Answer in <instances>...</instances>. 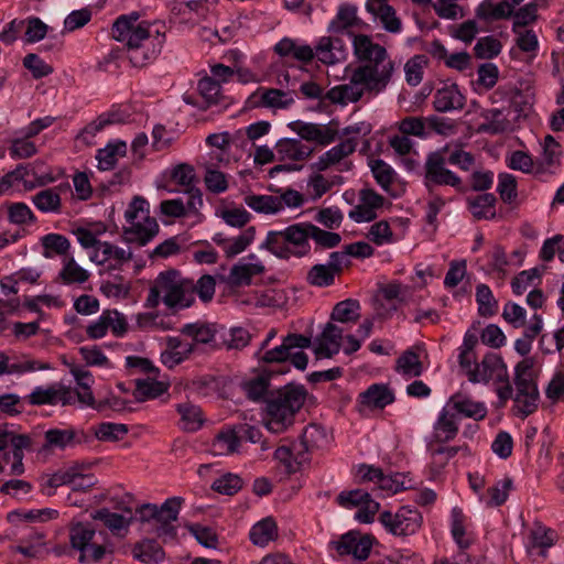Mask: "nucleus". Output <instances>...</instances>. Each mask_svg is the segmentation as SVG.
<instances>
[{"mask_svg":"<svg viewBox=\"0 0 564 564\" xmlns=\"http://www.w3.org/2000/svg\"><path fill=\"white\" fill-rule=\"evenodd\" d=\"M307 390L302 384L289 383L267 393L263 408L264 425L273 433H281L293 425L303 408Z\"/></svg>","mask_w":564,"mask_h":564,"instance_id":"f257e3e1","label":"nucleus"},{"mask_svg":"<svg viewBox=\"0 0 564 564\" xmlns=\"http://www.w3.org/2000/svg\"><path fill=\"white\" fill-rule=\"evenodd\" d=\"M195 301V285L184 279L177 270L161 272L149 290L145 306L155 308L162 302L169 310L177 312L189 307Z\"/></svg>","mask_w":564,"mask_h":564,"instance_id":"f03ea898","label":"nucleus"},{"mask_svg":"<svg viewBox=\"0 0 564 564\" xmlns=\"http://www.w3.org/2000/svg\"><path fill=\"white\" fill-rule=\"evenodd\" d=\"M308 223L290 225L283 230H271L267 234L260 249L268 250L282 260L301 259L311 253Z\"/></svg>","mask_w":564,"mask_h":564,"instance_id":"7ed1b4c3","label":"nucleus"},{"mask_svg":"<svg viewBox=\"0 0 564 564\" xmlns=\"http://www.w3.org/2000/svg\"><path fill=\"white\" fill-rule=\"evenodd\" d=\"M72 547L79 553L78 560L85 564L100 562L111 546L102 531L97 532L93 523L76 521L69 529Z\"/></svg>","mask_w":564,"mask_h":564,"instance_id":"20e7f679","label":"nucleus"},{"mask_svg":"<svg viewBox=\"0 0 564 564\" xmlns=\"http://www.w3.org/2000/svg\"><path fill=\"white\" fill-rule=\"evenodd\" d=\"M128 226L123 227V238L128 243L145 246L160 231L155 218L150 216L149 203L135 196L124 212Z\"/></svg>","mask_w":564,"mask_h":564,"instance_id":"39448f33","label":"nucleus"},{"mask_svg":"<svg viewBox=\"0 0 564 564\" xmlns=\"http://www.w3.org/2000/svg\"><path fill=\"white\" fill-rule=\"evenodd\" d=\"M139 18V13L132 12L129 15L119 17L112 25V37L126 43L129 50V59L135 67L142 66L148 58L147 55L139 53V48L142 42L152 34V25L148 22L138 23Z\"/></svg>","mask_w":564,"mask_h":564,"instance_id":"423d86ee","label":"nucleus"},{"mask_svg":"<svg viewBox=\"0 0 564 564\" xmlns=\"http://www.w3.org/2000/svg\"><path fill=\"white\" fill-rule=\"evenodd\" d=\"M394 70V62L389 55H386L375 62L366 63L355 68L351 73L352 83L362 89V95L368 93L377 96L387 88Z\"/></svg>","mask_w":564,"mask_h":564,"instance_id":"0eeeda50","label":"nucleus"},{"mask_svg":"<svg viewBox=\"0 0 564 564\" xmlns=\"http://www.w3.org/2000/svg\"><path fill=\"white\" fill-rule=\"evenodd\" d=\"M534 361L532 358L521 360L514 369L517 393L514 402L519 411L529 415L538 406L539 391L533 376Z\"/></svg>","mask_w":564,"mask_h":564,"instance_id":"6e6552de","label":"nucleus"},{"mask_svg":"<svg viewBox=\"0 0 564 564\" xmlns=\"http://www.w3.org/2000/svg\"><path fill=\"white\" fill-rule=\"evenodd\" d=\"M311 346V338L300 334H289L283 338L280 346L265 350L259 356V359L265 364L281 365L291 359L292 365L299 369L304 370L307 367L308 357L303 351L292 352L294 348H308Z\"/></svg>","mask_w":564,"mask_h":564,"instance_id":"1a4fd4ad","label":"nucleus"},{"mask_svg":"<svg viewBox=\"0 0 564 564\" xmlns=\"http://www.w3.org/2000/svg\"><path fill=\"white\" fill-rule=\"evenodd\" d=\"M446 164L448 163L441 149L427 154L424 163V185L431 195L436 186L462 188V178L448 170Z\"/></svg>","mask_w":564,"mask_h":564,"instance_id":"9d476101","label":"nucleus"},{"mask_svg":"<svg viewBox=\"0 0 564 564\" xmlns=\"http://www.w3.org/2000/svg\"><path fill=\"white\" fill-rule=\"evenodd\" d=\"M86 436L83 431L67 429H50L44 432L43 443L36 449L37 455L53 456L82 444Z\"/></svg>","mask_w":564,"mask_h":564,"instance_id":"9b49d317","label":"nucleus"},{"mask_svg":"<svg viewBox=\"0 0 564 564\" xmlns=\"http://www.w3.org/2000/svg\"><path fill=\"white\" fill-rule=\"evenodd\" d=\"M379 521L391 534L406 536L419 531L422 524V516L416 509L402 507L397 512H382Z\"/></svg>","mask_w":564,"mask_h":564,"instance_id":"f8f14e48","label":"nucleus"},{"mask_svg":"<svg viewBox=\"0 0 564 564\" xmlns=\"http://www.w3.org/2000/svg\"><path fill=\"white\" fill-rule=\"evenodd\" d=\"M132 251L123 249L108 241H101L98 249L89 254L91 262L104 265L107 264V271L121 270L122 267L132 260Z\"/></svg>","mask_w":564,"mask_h":564,"instance_id":"ddd939ff","label":"nucleus"},{"mask_svg":"<svg viewBox=\"0 0 564 564\" xmlns=\"http://www.w3.org/2000/svg\"><path fill=\"white\" fill-rule=\"evenodd\" d=\"M333 547L340 556H352L355 560H366L369 556L372 540L369 535L350 531L332 542Z\"/></svg>","mask_w":564,"mask_h":564,"instance_id":"4468645a","label":"nucleus"},{"mask_svg":"<svg viewBox=\"0 0 564 564\" xmlns=\"http://www.w3.org/2000/svg\"><path fill=\"white\" fill-rule=\"evenodd\" d=\"M507 372V366L502 358L498 354L490 352L475 366L474 371H469V381L473 383H487L490 380L506 381Z\"/></svg>","mask_w":564,"mask_h":564,"instance_id":"2eb2a0df","label":"nucleus"},{"mask_svg":"<svg viewBox=\"0 0 564 564\" xmlns=\"http://www.w3.org/2000/svg\"><path fill=\"white\" fill-rule=\"evenodd\" d=\"M556 539V533L551 529L534 524L529 528L524 538V546L527 553L531 557H543L547 549H550Z\"/></svg>","mask_w":564,"mask_h":564,"instance_id":"dca6fc26","label":"nucleus"},{"mask_svg":"<svg viewBox=\"0 0 564 564\" xmlns=\"http://www.w3.org/2000/svg\"><path fill=\"white\" fill-rule=\"evenodd\" d=\"M90 518L99 521L112 535L123 538L129 531L133 513L131 510H127L126 513H117L107 508H101L93 511Z\"/></svg>","mask_w":564,"mask_h":564,"instance_id":"f3484780","label":"nucleus"},{"mask_svg":"<svg viewBox=\"0 0 564 564\" xmlns=\"http://www.w3.org/2000/svg\"><path fill=\"white\" fill-rule=\"evenodd\" d=\"M292 131L306 141H314L321 145H327L335 141L337 131L329 126L303 122L300 120L289 123Z\"/></svg>","mask_w":564,"mask_h":564,"instance_id":"a211bd4d","label":"nucleus"},{"mask_svg":"<svg viewBox=\"0 0 564 564\" xmlns=\"http://www.w3.org/2000/svg\"><path fill=\"white\" fill-rule=\"evenodd\" d=\"M57 516L53 509H18L7 514L8 522L12 525L11 534L15 535L19 529H26L32 523L44 522Z\"/></svg>","mask_w":564,"mask_h":564,"instance_id":"6ab92c4d","label":"nucleus"},{"mask_svg":"<svg viewBox=\"0 0 564 564\" xmlns=\"http://www.w3.org/2000/svg\"><path fill=\"white\" fill-rule=\"evenodd\" d=\"M256 228L248 227L236 237H225L218 232L213 237V241L219 246L227 258H234L243 252L254 240Z\"/></svg>","mask_w":564,"mask_h":564,"instance_id":"aec40b11","label":"nucleus"},{"mask_svg":"<svg viewBox=\"0 0 564 564\" xmlns=\"http://www.w3.org/2000/svg\"><path fill=\"white\" fill-rule=\"evenodd\" d=\"M171 180L183 188V192L189 194V205L195 206V202L202 205V195L197 188L198 180L192 165L182 163L176 165L171 173Z\"/></svg>","mask_w":564,"mask_h":564,"instance_id":"412c9836","label":"nucleus"},{"mask_svg":"<svg viewBox=\"0 0 564 564\" xmlns=\"http://www.w3.org/2000/svg\"><path fill=\"white\" fill-rule=\"evenodd\" d=\"M248 259L251 262L246 263L240 261L231 268L228 275V283L230 285H249L254 275H259L264 272V265L258 260L256 254H249Z\"/></svg>","mask_w":564,"mask_h":564,"instance_id":"4be33fe9","label":"nucleus"},{"mask_svg":"<svg viewBox=\"0 0 564 564\" xmlns=\"http://www.w3.org/2000/svg\"><path fill=\"white\" fill-rule=\"evenodd\" d=\"M446 404L458 419L465 416L474 420H482L487 414V409L484 403L474 401L469 397L460 393L452 395Z\"/></svg>","mask_w":564,"mask_h":564,"instance_id":"5701e85b","label":"nucleus"},{"mask_svg":"<svg viewBox=\"0 0 564 564\" xmlns=\"http://www.w3.org/2000/svg\"><path fill=\"white\" fill-rule=\"evenodd\" d=\"M344 329L333 323H327L317 337L318 346L315 349L317 357L330 358L340 350Z\"/></svg>","mask_w":564,"mask_h":564,"instance_id":"b1692460","label":"nucleus"},{"mask_svg":"<svg viewBox=\"0 0 564 564\" xmlns=\"http://www.w3.org/2000/svg\"><path fill=\"white\" fill-rule=\"evenodd\" d=\"M276 160L281 162H299L308 159L313 153V148L304 144L297 139H282L275 144Z\"/></svg>","mask_w":564,"mask_h":564,"instance_id":"393cba45","label":"nucleus"},{"mask_svg":"<svg viewBox=\"0 0 564 564\" xmlns=\"http://www.w3.org/2000/svg\"><path fill=\"white\" fill-rule=\"evenodd\" d=\"M433 106L438 112L460 110L465 106V97L457 85H447L436 90L433 97Z\"/></svg>","mask_w":564,"mask_h":564,"instance_id":"a878e982","label":"nucleus"},{"mask_svg":"<svg viewBox=\"0 0 564 564\" xmlns=\"http://www.w3.org/2000/svg\"><path fill=\"white\" fill-rule=\"evenodd\" d=\"M449 523L451 534L456 545L462 550L469 547L474 542V534L462 509L457 507L452 509Z\"/></svg>","mask_w":564,"mask_h":564,"instance_id":"bb28decb","label":"nucleus"},{"mask_svg":"<svg viewBox=\"0 0 564 564\" xmlns=\"http://www.w3.org/2000/svg\"><path fill=\"white\" fill-rule=\"evenodd\" d=\"M315 55L323 64L334 65L343 62L347 52L339 39L323 36L315 47Z\"/></svg>","mask_w":564,"mask_h":564,"instance_id":"cd10ccee","label":"nucleus"},{"mask_svg":"<svg viewBox=\"0 0 564 564\" xmlns=\"http://www.w3.org/2000/svg\"><path fill=\"white\" fill-rule=\"evenodd\" d=\"M32 445L29 435L18 434L8 425L0 426V452L9 448L13 458H23L24 451H29Z\"/></svg>","mask_w":564,"mask_h":564,"instance_id":"c85d7f7f","label":"nucleus"},{"mask_svg":"<svg viewBox=\"0 0 564 564\" xmlns=\"http://www.w3.org/2000/svg\"><path fill=\"white\" fill-rule=\"evenodd\" d=\"M352 47L357 59L365 62V64L388 55L387 50L382 45L375 43L371 37L366 34L354 35Z\"/></svg>","mask_w":564,"mask_h":564,"instance_id":"c756f323","label":"nucleus"},{"mask_svg":"<svg viewBox=\"0 0 564 564\" xmlns=\"http://www.w3.org/2000/svg\"><path fill=\"white\" fill-rule=\"evenodd\" d=\"M356 145L357 142L354 138H347L321 155L314 163V167L317 171L327 170L329 166L339 163L343 159L350 155L355 151Z\"/></svg>","mask_w":564,"mask_h":564,"instance_id":"7c9ffc66","label":"nucleus"},{"mask_svg":"<svg viewBox=\"0 0 564 564\" xmlns=\"http://www.w3.org/2000/svg\"><path fill=\"white\" fill-rule=\"evenodd\" d=\"M61 191V186L41 189L31 196V202L44 214H59L62 212Z\"/></svg>","mask_w":564,"mask_h":564,"instance_id":"2f4dec72","label":"nucleus"},{"mask_svg":"<svg viewBox=\"0 0 564 564\" xmlns=\"http://www.w3.org/2000/svg\"><path fill=\"white\" fill-rule=\"evenodd\" d=\"M458 417L445 404L434 423V437L437 442L453 440L458 433Z\"/></svg>","mask_w":564,"mask_h":564,"instance_id":"473e14b6","label":"nucleus"},{"mask_svg":"<svg viewBox=\"0 0 564 564\" xmlns=\"http://www.w3.org/2000/svg\"><path fill=\"white\" fill-rule=\"evenodd\" d=\"M279 535L278 524L272 517H265L256 522L249 532L253 545L264 547Z\"/></svg>","mask_w":564,"mask_h":564,"instance_id":"72a5a7b5","label":"nucleus"},{"mask_svg":"<svg viewBox=\"0 0 564 564\" xmlns=\"http://www.w3.org/2000/svg\"><path fill=\"white\" fill-rule=\"evenodd\" d=\"M393 400V393L384 384H372L359 395L360 405L369 409H383Z\"/></svg>","mask_w":564,"mask_h":564,"instance_id":"f704fd0d","label":"nucleus"},{"mask_svg":"<svg viewBox=\"0 0 564 564\" xmlns=\"http://www.w3.org/2000/svg\"><path fill=\"white\" fill-rule=\"evenodd\" d=\"M512 14V6L508 1L494 3L484 0L476 9V17L484 21H495L509 18Z\"/></svg>","mask_w":564,"mask_h":564,"instance_id":"c9c22d12","label":"nucleus"},{"mask_svg":"<svg viewBox=\"0 0 564 564\" xmlns=\"http://www.w3.org/2000/svg\"><path fill=\"white\" fill-rule=\"evenodd\" d=\"M243 203L253 212L264 215H274L281 212L280 202L275 195L247 194Z\"/></svg>","mask_w":564,"mask_h":564,"instance_id":"e433bc0d","label":"nucleus"},{"mask_svg":"<svg viewBox=\"0 0 564 564\" xmlns=\"http://www.w3.org/2000/svg\"><path fill=\"white\" fill-rule=\"evenodd\" d=\"M512 487V480L506 477L490 487L487 496L480 495L479 501L490 508L499 507L507 501Z\"/></svg>","mask_w":564,"mask_h":564,"instance_id":"4c0bfd02","label":"nucleus"},{"mask_svg":"<svg viewBox=\"0 0 564 564\" xmlns=\"http://www.w3.org/2000/svg\"><path fill=\"white\" fill-rule=\"evenodd\" d=\"M127 153V144L123 141L107 144L106 148L98 150L96 159L100 170L108 171L115 167L120 158Z\"/></svg>","mask_w":564,"mask_h":564,"instance_id":"58836bf2","label":"nucleus"},{"mask_svg":"<svg viewBox=\"0 0 564 564\" xmlns=\"http://www.w3.org/2000/svg\"><path fill=\"white\" fill-rule=\"evenodd\" d=\"M176 410L181 415L180 425L184 431L195 432L202 426L203 414L197 405L184 402L177 404Z\"/></svg>","mask_w":564,"mask_h":564,"instance_id":"ea45409f","label":"nucleus"},{"mask_svg":"<svg viewBox=\"0 0 564 564\" xmlns=\"http://www.w3.org/2000/svg\"><path fill=\"white\" fill-rule=\"evenodd\" d=\"M358 22L357 8L351 4H341L338 8L336 17L329 23L328 30L333 33H341L357 25Z\"/></svg>","mask_w":564,"mask_h":564,"instance_id":"a19ab883","label":"nucleus"},{"mask_svg":"<svg viewBox=\"0 0 564 564\" xmlns=\"http://www.w3.org/2000/svg\"><path fill=\"white\" fill-rule=\"evenodd\" d=\"M41 245L43 247V257L51 259L55 256H65L69 248V240L59 234H47L41 238Z\"/></svg>","mask_w":564,"mask_h":564,"instance_id":"79ce46f5","label":"nucleus"},{"mask_svg":"<svg viewBox=\"0 0 564 564\" xmlns=\"http://www.w3.org/2000/svg\"><path fill=\"white\" fill-rule=\"evenodd\" d=\"M496 197L494 194H481L475 198L468 199L469 210L477 219H489L496 216L495 204Z\"/></svg>","mask_w":564,"mask_h":564,"instance_id":"37998d69","label":"nucleus"},{"mask_svg":"<svg viewBox=\"0 0 564 564\" xmlns=\"http://www.w3.org/2000/svg\"><path fill=\"white\" fill-rule=\"evenodd\" d=\"M89 276V272L82 268L73 257L64 259L63 268L58 274V278L65 284H83Z\"/></svg>","mask_w":564,"mask_h":564,"instance_id":"c03bdc74","label":"nucleus"},{"mask_svg":"<svg viewBox=\"0 0 564 564\" xmlns=\"http://www.w3.org/2000/svg\"><path fill=\"white\" fill-rule=\"evenodd\" d=\"M240 443L234 429L227 427L221 430L215 437L213 451L215 455H232L237 453Z\"/></svg>","mask_w":564,"mask_h":564,"instance_id":"a18cd8bd","label":"nucleus"},{"mask_svg":"<svg viewBox=\"0 0 564 564\" xmlns=\"http://www.w3.org/2000/svg\"><path fill=\"white\" fill-rule=\"evenodd\" d=\"M362 89L352 83V75H350L349 83L332 88L327 93V98L333 102H357L362 97Z\"/></svg>","mask_w":564,"mask_h":564,"instance_id":"49530a36","label":"nucleus"},{"mask_svg":"<svg viewBox=\"0 0 564 564\" xmlns=\"http://www.w3.org/2000/svg\"><path fill=\"white\" fill-rule=\"evenodd\" d=\"M132 554L134 558L147 563H158L164 558V552L162 547L152 540H144L138 543L133 550Z\"/></svg>","mask_w":564,"mask_h":564,"instance_id":"de8ad7c7","label":"nucleus"},{"mask_svg":"<svg viewBox=\"0 0 564 564\" xmlns=\"http://www.w3.org/2000/svg\"><path fill=\"white\" fill-rule=\"evenodd\" d=\"M261 105L270 108H288L294 102V93L269 88L258 90Z\"/></svg>","mask_w":564,"mask_h":564,"instance_id":"09e8293b","label":"nucleus"},{"mask_svg":"<svg viewBox=\"0 0 564 564\" xmlns=\"http://www.w3.org/2000/svg\"><path fill=\"white\" fill-rule=\"evenodd\" d=\"M165 390V384L156 381L154 377L148 379H138L135 380V389L133 395L138 401H145L148 399L160 397Z\"/></svg>","mask_w":564,"mask_h":564,"instance_id":"8fccbe9b","label":"nucleus"},{"mask_svg":"<svg viewBox=\"0 0 564 564\" xmlns=\"http://www.w3.org/2000/svg\"><path fill=\"white\" fill-rule=\"evenodd\" d=\"M288 370H289L288 368L286 369L281 368L279 370H270L268 373H262V375L253 378L249 382H247L245 384V390H246L248 398L251 400H254V401H257L261 398L265 399V395L269 392L268 391L269 386H270L269 378H270L271 373H273V372L284 373Z\"/></svg>","mask_w":564,"mask_h":564,"instance_id":"3c124183","label":"nucleus"},{"mask_svg":"<svg viewBox=\"0 0 564 564\" xmlns=\"http://www.w3.org/2000/svg\"><path fill=\"white\" fill-rule=\"evenodd\" d=\"M310 239H312L316 246V249H332L337 247L341 237L337 232L324 230L316 225L308 223Z\"/></svg>","mask_w":564,"mask_h":564,"instance_id":"603ef678","label":"nucleus"},{"mask_svg":"<svg viewBox=\"0 0 564 564\" xmlns=\"http://www.w3.org/2000/svg\"><path fill=\"white\" fill-rule=\"evenodd\" d=\"M197 89L207 107L218 105L224 98L219 82L215 80L213 77L206 76L199 79Z\"/></svg>","mask_w":564,"mask_h":564,"instance_id":"864d4df0","label":"nucleus"},{"mask_svg":"<svg viewBox=\"0 0 564 564\" xmlns=\"http://www.w3.org/2000/svg\"><path fill=\"white\" fill-rule=\"evenodd\" d=\"M181 333L192 337L195 343L199 344H209L215 340L216 336L214 326L198 323L184 325Z\"/></svg>","mask_w":564,"mask_h":564,"instance_id":"5fc2aeb1","label":"nucleus"},{"mask_svg":"<svg viewBox=\"0 0 564 564\" xmlns=\"http://www.w3.org/2000/svg\"><path fill=\"white\" fill-rule=\"evenodd\" d=\"M369 166L377 183L388 192L394 181V170L381 159L371 160Z\"/></svg>","mask_w":564,"mask_h":564,"instance_id":"6e6d98bb","label":"nucleus"},{"mask_svg":"<svg viewBox=\"0 0 564 564\" xmlns=\"http://www.w3.org/2000/svg\"><path fill=\"white\" fill-rule=\"evenodd\" d=\"M476 301L478 304V312L481 316H492L496 314L498 304L494 294L488 285L478 284L476 288Z\"/></svg>","mask_w":564,"mask_h":564,"instance_id":"4d7b16f0","label":"nucleus"},{"mask_svg":"<svg viewBox=\"0 0 564 564\" xmlns=\"http://www.w3.org/2000/svg\"><path fill=\"white\" fill-rule=\"evenodd\" d=\"M427 64L425 55H414L404 65L405 80L411 86H417L423 79V72Z\"/></svg>","mask_w":564,"mask_h":564,"instance_id":"13d9d810","label":"nucleus"},{"mask_svg":"<svg viewBox=\"0 0 564 564\" xmlns=\"http://www.w3.org/2000/svg\"><path fill=\"white\" fill-rule=\"evenodd\" d=\"M367 11L378 18L387 31L397 33L401 30V21L397 18L394 9L388 3Z\"/></svg>","mask_w":564,"mask_h":564,"instance_id":"bf43d9fd","label":"nucleus"},{"mask_svg":"<svg viewBox=\"0 0 564 564\" xmlns=\"http://www.w3.org/2000/svg\"><path fill=\"white\" fill-rule=\"evenodd\" d=\"M334 281L335 274L326 264H314L306 274V282L317 288L329 286Z\"/></svg>","mask_w":564,"mask_h":564,"instance_id":"052dcab7","label":"nucleus"},{"mask_svg":"<svg viewBox=\"0 0 564 564\" xmlns=\"http://www.w3.org/2000/svg\"><path fill=\"white\" fill-rule=\"evenodd\" d=\"M212 488L218 494L232 496L242 488V479L237 474L225 473L213 482Z\"/></svg>","mask_w":564,"mask_h":564,"instance_id":"680f3d73","label":"nucleus"},{"mask_svg":"<svg viewBox=\"0 0 564 564\" xmlns=\"http://www.w3.org/2000/svg\"><path fill=\"white\" fill-rule=\"evenodd\" d=\"M359 303L355 300H345L335 305L330 314V319L347 323L358 318Z\"/></svg>","mask_w":564,"mask_h":564,"instance_id":"e2e57ef3","label":"nucleus"},{"mask_svg":"<svg viewBox=\"0 0 564 564\" xmlns=\"http://www.w3.org/2000/svg\"><path fill=\"white\" fill-rule=\"evenodd\" d=\"M444 152L445 159L448 164L456 165L463 171H469L475 163L471 153L466 152L459 148H449L448 145L441 149Z\"/></svg>","mask_w":564,"mask_h":564,"instance_id":"0e129e2a","label":"nucleus"},{"mask_svg":"<svg viewBox=\"0 0 564 564\" xmlns=\"http://www.w3.org/2000/svg\"><path fill=\"white\" fill-rule=\"evenodd\" d=\"M413 481L404 474L383 475L379 488L388 494H395L411 488Z\"/></svg>","mask_w":564,"mask_h":564,"instance_id":"69168bd1","label":"nucleus"},{"mask_svg":"<svg viewBox=\"0 0 564 564\" xmlns=\"http://www.w3.org/2000/svg\"><path fill=\"white\" fill-rule=\"evenodd\" d=\"M188 531L200 545L217 549L218 535L213 528L196 523L188 525Z\"/></svg>","mask_w":564,"mask_h":564,"instance_id":"338daca9","label":"nucleus"},{"mask_svg":"<svg viewBox=\"0 0 564 564\" xmlns=\"http://www.w3.org/2000/svg\"><path fill=\"white\" fill-rule=\"evenodd\" d=\"M397 364L398 370L406 376L419 377L423 371L420 357L412 350H408L399 357Z\"/></svg>","mask_w":564,"mask_h":564,"instance_id":"774afa93","label":"nucleus"}]
</instances>
